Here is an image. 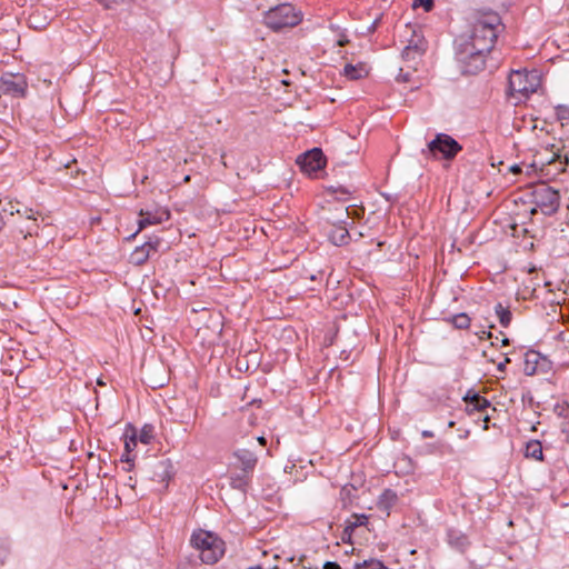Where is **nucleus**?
Instances as JSON below:
<instances>
[{"instance_id": "f257e3e1", "label": "nucleus", "mask_w": 569, "mask_h": 569, "mask_svg": "<svg viewBox=\"0 0 569 569\" xmlns=\"http://www.w3.org/2000/svg\"><path fill=\"white\" fill-rule=\"evenodd\" d=\"M501 26V17L497 12H483L472 24L470 36H463V40L471 50H478L487 54L493 49Z\"/></svg>"}, {"instance_id": "f03ea898", "label": "nucleus", "mask_w": 569, "mask_h": 569, "mask_svg": "<svg viewBox=\"0 0 569 569\" xmlns=\"http://www.w3.org/2000/svg\"><path fill=\"white\" fill-rule=\"evenodd\" d=\"M455 59L457 68L463 76L477 74L486 67V53L471 50L469 44L459 36L455 40Z\"/></svg>"}, {"instance_id": "7ed1b4c3", "label": "nucleus", "mask_w": 569, "mask_h": 569, "mask_svg": "<svg viewBox=\"0 0 569 569\" xmlns=\"http://www.w3.org/2000/svg\"><path fill=\"white\" fill-rule=\"evenodd\" d=\"M302 21V12L289 2L270 8L263 14V23L274 32L293 28Z\"/></svg>"}, {"instance_id": "20e7f679", "label": "nucleus", "mask_w": 569, "mask_h": 569, "mask_svg": "<svg viewBox=\"0 0 569 569\" xmlns=\"http://www.w3.org/2000/svg\"><path fill=\"white\" fill-rule=\"evenodd\" d=\"M190 542L200 550V559L203 563L213 565L223 556L222 540L209 531L193 532Z\"/></svg>"}, {"instance_id": "39448f33", "label": "nucleus", "mask_w": 569, "mask_h": 569, "mask_svg": "<svg viewBox=\"0 0 569 569\" xmlns=\"http://www.w3.org/2000/svg\"><path fill=\"white\" fill-rule=\"evenodd\" d=\"M531 203L535 204L531 213L540 210L545 216H552L559 210V191L547 183H539L531 192Z\"/></svg>"}, {"instance_id": "423d86ee", "label": "nucleus", "mask_w": 569, "mask_h": 569, "mask_svg": "<svg viewBox=\"0 0 569 569\" xmlns=\"http://www.w3.org/2000/svg\"><path fill=\"white\" fill-rule=\"evenodd\" d=\"M462 149V146L453 137L440 132L427 143V150H422V153H428L433 159L452 161Z\"/></svg>"}, {"instance_id": "0eeeda50", "label": "nucleus", "mask_w": 569, "mask_h": 569, "mask_svg": "<svg viewBox=\"0 0 569 569\" xmlns=\"http://www.w3.org/2000/svg\"><path fill=\"white\" fill-rule=\"evenodd\" d=\"M0 94L11 98H26L28 80L23 73H4L0 77Z\"/></svg>"}, {"instance_id": "6e6552de", "label": "nucleus", "mask_w": 569, "mask_h": 569, "mask_svg": "<svg viewBox=\"0 0 569 569\" xmlns=\"http://www.w3.org/2000/svg\"><path fill=\"white\" fill-rule=\"evenodd\" d=\"M546 150L549 151L550 154L540 159L541 166H547L546 174H550V167H555L556 169V172L552 174L563 172L569 164V150L567 147L560 141L550 144Z\"/></svg>"}, {"instance_id": "1a4fd4ad", "label": "nucleus", "mask_w": 569, "mask_h": 569, "mask_svg": "<svg viewBox=\"0 0 569 569\" xmlns=\"http://www.w3.org/2000/svg\"><path fill=\"white\" fill-rule=\"evenodd\" d=\"M258 460V455L253 450L237 448L231 453L229 469L253 475Z\"/></svg>"}, {"instance_id": "9d476101", "label": "nucleus", "mask_w": 569, "mask_h": 569, "mask_svg": "<svg viewBox=\"0 0 569 569\" xmlns=\"http://www.w3.org/2000/svg\"><path fill=\"white\" fill-rule=\"evenodd\" d=\"M327 159L320 148H313L300 154L297 164L300 170L309 176L318 177V172L326 167Z\"/></svg>"}, {"instance_id": "9b49d317", "label": "nucleus", "mask_w": 569, "mask_h": 569, "mask_svg": "<svg viewBox=\"0 0 569 569\" xmlns=\"http://www.w3.org/2000/svg\"><path fill=\"white\" fill-rule=\"evenodd\" d=\"M38 216H40V213L37 211V213L32 216V218L17 217L16 221H11V223H8V227H10V236L12 237V239L14 241H19L20 238L27 239L28 237L38 236Z\"/></svg>"}, {"instance_id": "f8f14e48", "label": "nucleus", "mask_w": 569, "mask_h": 569, "mask_svg": "<svg viewBox=\"0 0 569 569\" xmlns=\"http://www.w3.org/2000/svg\"><path fill=\"white\" fill-rule=\"evenodd\" d=\"M0 212L3 214L4 220L16 221L17 217L22 218H32L33 214L37 213V210L23 206L19 201L8 200L4 203L0 200Z\"/></svg>"}, {"instance_id": "ddd939ff", "label": "nucleus", "mask_w": 569, "mask_h": 569, "mask_svg": "<svg viewBox=\"0 0 569 569\" xmlns=\"http://www.w3.org/2000/svg\"><path fill=\"white\" fill-rule=\"evenodd\" d=\"M176 469L172 461L169 458L158 460L152 466V476L151 479L153 481L164 483V488H168L170 480L174 477Z\"/></svg>"}, {"instance_id": "4468645a", "label": "nucleus", "mask_w": 569, "mask_h": 569, "mask_svg": "<svg viewBox=\"0 0 569 569\" xmlns=\"http://www.w3.org/2000/svg\"><path fill=\"white\" fill-rule=\"evenodd\" d=\"M548 360L540 352L536 350H528L525 352L523 372L526 376H533L538 371L546 372L545 368L548 365Z\"/></svg>"}, {"instance_id": "2eb2a0df", "label": "nucleus", "mask_w": 569, "mask_h": 569, "mask_svg": "<svg viewBox=\"0 0 569 569\" xmlns=\"http://www.w3.org/2000/svg\"><path fill=\"white\" fill-rule=\"evenodd\" d=\"M140 219L138 220V229L137 232H141L146 228L150 226L160 224L163 221L169 220L170 212L167 209H159L154 212L149 210H140L139 212Z\"/></svg>"}, {"instance_id": "dca6fc26", "label": "nucleus", "mask_w": 569, "mask_h": 569, "mask_svg": "<svg viewBox=\"0 0 569 569\" xmlns=\"http://www.w3.org/2000/svg\"><path fill=\"white\" fill-rule=\"evenodd\" d=\"M329 241L337 246H347L351 240V234L347 227L346 219H338L332 223L331 230L328 232Z\"/></svg>"}, {"instance_id": "f3484780", "label": "nucleus", "mask_w": 569, "mask_h": 569, "mask_svg": "<svg viewBox=\"0 0 569 569\" xmlns=\"http://www.w3.org/2000/svg\"><path fill=\"white\" fill-rule=\"evenodd\" d=\"M462 400L467 405L466 412L468 415H472L476 411L483 412L489 407H491V402L486 397L481 396L472 389L467 391Z\"/></svg>"}, {"instance_id": "a211bd4d", "label": "nucleus", "mask_w": 569, "mask_h": 569, "mask_svg": "<svg viewBox=\"0 0 569 569\" xmlns=\"http://www.w3.org/2000/svg\"><path fill=\"white\" fill-rule=\"evenodd\" d=\"M124 437V449L123 453L121 455V461L122 462H132L134 460L136 456L132 455V451L137 447V428L132 423H128L126 426V432L123 435Z\"/></svg>"}, {"instance_id": "6ab92c4d", "label": "nucleus", "mask_w": 569, "mask_h": 569, "mask_svg": "<svg viewBox=\"0 0 569 569\" xmlns=\"http://www.w3.org/2000/svg\"><path fill=\"white\" fill-rule=\"evenodd\" d=\"M447 542L452 549L460 553H465L471 546L468 536L456 528H449L447 530Z\"/></svg>"}, {"instance_id": "aec40b11", "label": "nucleus", "mask_w": 569, "mask_h": 569, "mask_svg": "<svg viewBox=\"0 0 569 569\" xmlns=\"http://www.w3.org/2000/svg\"><path fill=\"white\" fill-rule=\"evenodd\" d=\"M252 477L253 475L229 469L228 479L230 487L234 490L241 491L243 495L248 492L252 482Z\"/></svg>"}, {"instance_id": "412c9836", "label": "nucleus", "mask_w": 569, "mask_h": 569, "mask_svg": "<svg viewBox=\"0 0 569 569\" xmlns=\"http://www.w3.org/2000/svg\"><path fill=\"white\" fill-rule=\"evenodd\" d=\"M398 496L395 490L387 488L381 495L378 497L377 507L381 512H385L387 516L390 515V510L397 503Z\"/></svg>"}, {"instance_id": "4be33fe9", "label": "nucleus", "mask_w": 569, "mask_h": 569, "mask_svg": "<svg viewBox=\"0 0 569 569\" xmlns=\"http://www.w3.org/2000/svg\"><path fill=\"white\" fill-rule=\"evenodd\" d=\"M369 74V69L365 62L357 64L347 63L343 68V76L349 80H360Z\"/></svg>"}, {"instance_id": "5701e85b", "label": "nucleus", "mask_w": 569, "mask_h": 569, "mask_svg": "<svg viewBox=\"0 0 569 569\" xmlns=\"http://www.w3.org/2000/svg\"><path fill=\"white\" fill-rule=\"evenodd\" d=\"M152 256L150 250L142 243L136 247V249L129 256V263L136 267L143 266L149 258Z\"/></svg>"}, {"instance_id": "b1692460", "label": "nucleus", "mask_w": 569, "mask_h": 569, "mask_svg": "<svg viewBox=\"0 0 569 569\" xmlns=\"http://www.w3.org/2000/svg\"><path fill=\"white\" fill-rule=\"evenodd\" d=\"M326 192L332 196L336 200L345 202L349 199L351 194L356 192L355 188L346 187L342 184L338 186H328L326 187Z\"/></svg>"}, {"instance_id": "393cba45", "label": "nucleus", "mask_w": 569, "mask_h": 569, "mask_svg": "<svg viewBox=\"0 0 569 569\" xmlns=\"http://www.w3.org/2000/svg\"><path fill=\"white\" fill-rule=\"evenodd\" d=\"M447 323L452 325L456 329H468L471 323L470 317L466 312H460L457 315H452L443 318Z\"/></svg>"}, {"instance_id": "a878e982", "label": "nucleus", "mask_w": 569, "mask_h": 569, "mask_svg": "<svg viewBox=\"0 0 569 569\" xmlns=\"http://www.w3.org/2000/svg\"><path fill=\"white\" fill-rule=\"evenodd\" d=\"M525 456L538 461H543L542 446L539 440H530L526 445Z\"/></svg>"}, {"instance_id": "bb28decb", "label": "nucleus", "mask_w": 569, "mask_h": 569, "mask_svg": "<svg viewBox=\"0 0 569 569\" xmlns=\"http://www.w3.org/2000/svg\"><path fill=\"white\" fill-rule=\"evenodd\" d=\"M495 312L499 319V323L503 328H508L512 321V312L509 307H503L501 302L495 306Z\"/></svg>"}, {"instance_id": "cd10ccee", "label": "nucleus", "mask_w": 569, "mask_h": 569, "mask_svg": "<svg viewBox=\"0 0 569 569\" xmlns=\"http://www.w3.org/2000/svg\"><path fill=\"white\" fill-rule=\"evenodd\" d=\"M408 51H412L418 56H422L423 52L426 51L423 38H420L418 40L411 39L409 43L403 48L401 57H408Z\"/></svg>"}, {"instance_id": "c85d7f7f", "label": "nucleus", "mask_w": 569, "mask_h": 569, "mask_svg": "<svg viewBox=\"0 0 569 569\" xmlns=\"http://www.w3.org/2000/svg\"><path fill=\"white\" fill-rule=\"evenodd\" d=\"M154 438V427L150 423H146L141 430L137 431V442L140 441L143 445H150Z\"/></svg>"}, {"instance_id": "c756f323", "label": "nucleus", "mask_w": 569, "mask_h": 569, "mask_svg": "<svg viewBox=\"0 0 569 569\" xmlns=\"http://www.w3.org/2000/svg\"><path fill=\"white\" fill-rule=\"evenodd\" d=\"M162 241L163 240L159 236L153 234V236L148 237V239L143 242V244L153 254L156 252H159Z\"/></svg>"}, {"instance_id": "7c9ffc66", "label": "nucleus", "mask_w": 569, "mask_h": 569, "mask_svg": "<svg viewBox=\"0 0 569 569\" xmlns=\"http://www.w3.org/2000/svg\"><path fill=\"white\" fill-rule=\"evenodd\" d=\"M356 528H358V523H352L350 520L347 521V525L341 535V540L345 543H351L352 535Z\"/></svg>"}, {"instance_id": "2f4dec72", "label": "nucleus", "mask_w": 569, "mask_h": 569, "mask_svg": "<svg viewBox=\"0 0 569 569\" xmlns=\"http://www.w3.org/2000/svg\"><path fill=\"white\" fill-rule=\"evenodd\" d=\"M555 114H556V119L558 121L569 120V106H567V104H558L555 108Z\"/></svg>"}, {"instance_id": "473e14b6", "label": "nucleus", "mask_w": 569, "mask_h": 569, "mask_svg": "<svg viewBox=\"0 0 569 569\" xmlns=\"http://www.w3.org/2000/svg\"><path fill=\"white\" fill-rule=\"evenodd\" d=\"M555 340L562 345L561 348L563 350L569 351V330H563V331L558 332L555 336Z\"/></svg>"}, {"instance_id": "72a5a7b5", "label": "nucleus", "mask_w": 569, "mask_h": 569, "mask_svg": "<svg viewBox=\"0 0 569 569\" xmlns=\"http://www.w3.org/2000/svg\"><path fill=\"white\" fill-rule=\"evenodd\" d=\"M413 8H422L425 12H430L435 8V0H413Z\"/></svg>"}, {"instance_id": "f704fd0d", "label": "nucleus", "mask_w": 569, "mask_h": 569, "mask_svg": "<svg viewBox=\"0 0 569 569\" xmlns=\"http://www.w3.org/2000/svg\"><path fill=\"white\" fill-rule=\"evenodd\" d=\"M352 518H355V521H351V522L358 523V527L366 526L368 523V517L363 513H361V515L353 513Z\"/></svg>"}, {"instance_id": "c9c22d12", "label": "nucleus", "mask_w": 569, "mask_h": 569, "mask_svg": "<svg viewBox=\"0 0 569 569\" xmlns=\"http://www.w3.org/2000/svg\"><path fill=\"white\" fill-rule=\"evenodd\" d=\"M357 210H358V209L356 208V206L347 207V208L345 209L346 218H349V217H353V218H355V216H356V211H357Z\"/></svg>"}, {"instance_id": "e433bc0d", "label": "nucleus", "mask_w": 569, "mask_h": 569, "mask_svg": "<svg viewBox=\"0 0 569 569\" xmlns=\"http://www.w3.org/2000/svg\"><path fill=\"white\" fill-rule=\"evenodd\" d=\"M348 43H349V39H348L347 34H345V33L340 34V38L337 41V46L345 47Z\"/></svg>"}, {"instance_id": "4c0bfd02", "label": "nucleus", "mask_w": 569, "mask_h": 569, "mask_svg": "<svg viewBox=\"0 0 569 569\" xmlns=\"http://www.w3.org/2000/svg\"><path fill=\"white\" fill-rule=\"evenodd\" d=\"M323 569H340V565L336 561H326L323 563Z\"/></svg>"}, {"instance_id": "58836bf2", "label": "nucleus", "mask_w": 569, "mask_h": 569, "mask_svg": "<svg viewBox=\"0 0 569 569\" xmlns=\"http://www.w3.org/2000/svg\"><path fill=\"white\" fill-rule=\"evenodd\" d=\"M409 79H410V73H408V72L403 73V74L399 73V76L397 78L398 81H403V82L409 81Z\"/></svg>"}, {"instance_id": "ea45409f", "label": "nucleus", "mask_w": 569, "mask_h": 569, "mask_svg": "<svg viewBox=\"0 0 569 569\" xmlns=\"http://www.w3.org/2000/svg\"><path fill=\"white\" fill-rule=\"evenodd\" d=\"M481 333H482V336H480V339H492L493 338V335L490 330H488V331L483 330Z\"/></svg>"}, {"instance_id": "a19ab883", "label": "nucleus", "mask_w": 569, "mask_h": 569, "mask_svg": "<svg viewBox=\"0 0 569 569\" xmlns=\"http://www.w3.org/2000/svg\"><path fill=\"white\" fill-rule=\"evenodd\" d=\"M421 436H422V438L427 439V438H433V437H435V433H433V431H431V430H423V431L421 432Z\"/></svg>"}, {"instance_id": "79ce46f5", "label": "nucleus", "mask_w": 569, "mask_h": 569, "mask_svg": "<svg viewBox=\"0 0 569 569\" xmlns=\"http://www.w3.org/2000/svg\"><path fill=\"white\" fill-rule=\"evenodd\" d=\"M379 21H380L379 19H376V20L371 23V26L368 28V31H369V32H375V31H376V29L378 28Z\"/></svg>"}, {"instance_id": "37998d69", "label": "nucleus", "mask_w": 569, "mask_h": 569, "mask_svg": "<svg viewBox=\"0 0 569 569\" xmlns=\"http://www.w3.org/2000/svg\"><path fill=\"white\" fill-rule=\"evenodd\" d=\"M418 54L413 53L412 51H408V57H402L403 60L409 61L416 59Z\"/></svg>"}, {"instance_id": "c03bdc74", "label": "nucleus", "mask_w": 569, "mask_h": 569, "mask_svg": "<svg viewBox=\"0 0 569 569\" xmlns=\"http://www.w3.org/2000/svg\"><path fill=\"white\" fill-rule=\"evenodd\" d=\"M6 555H7L6 549L0 548V566H1V565L3 563V561H4V557H6Z\"/></svg>"}, {"instance_id": "a18cd8bd", "label": "nucleus", "mask_w": 569, "mask_h": 569, "mask_svg": "<svg viewBox=\"0 0 569 569\" xmlns=\"http://www.w3.org/2000/svg\"><path fill=\"white\" fill-rule=\"evenodd\" d=\"M126 463H127V467L124 468V470L127 472L131 471L134 468V460H132V462H126Z\"/></svg>"}, {"instance_id": "49530a36", "label": "nucleus", "mask_w": 569, "mask_h": 569, "mask_svg": "<svg viewBox=\"0 0 569 569\" xmlns=\"http://www.w3.org/2000/svg\"><path fill=\"white\" fill-rule=\"evenodd\" d=\"M497 370L500 371V372H505L506 371V365L501 361L497 365Z\"/></svg>"}, {"instance_id": "de8ad7c7", "label": "nucleus", "mask_w": 569, "mask_h": 569, "mask_svg": "<svg viewBox=\"0 0 569 569\" xmlns=\"http://www.w3.org/2000/svg\"><path fill=\"white\" fill-rule=\"evenodd\" d=\"M489 420H490V417H489V416H485V417H483V422H485V425H483V430H488V429H489V427H488V422H489Z\"/></svg>"}, {"instance_id": "09e8293b", "label": "nucleus", "mask_w": 569, "mask_h": 569, "mask_svg": "<svg viewBox=\"0 0 569 569\" xmlns=\"http://www.w3.org/2000/svg\"><path fill=\"white\" fill-rule=\"evenodd\" d=\"M509 84H510V88H511L512 90L522 91V90H525V89H526V88H518V89H517V88H515V84H513V80H512V79H510V80H509Z\"/></svg>"}, {"instance_id": "8fccbe9b", "label": "nucleus", "mask_w": 569, "mask_h": 569, "mask_svg": "<svg viewBox=\"0 0 569 569\" xmlns=\"http://www.w3.org/2000/svg\"><path fill=\"white\" fill-rule=\"evenodd\" d=\"M257 441H258L261 446H266V443H267V439H266L264 437H262V436H261V437H258V438H257Z\"/></svg>"}, {"instance_id": "3c124183", "label": "nucleus", "mask_w": 569, "mask_h": 569, "mask_svg": "<svg viewBox=\"0 0 569 569\" xmlns=\"http://www.w3.org/2000/svg\"><path fill=\"white\" fill-rule=\"evenodd\" d=\"M509 343H510V339H509V338L503 337V338L501 339V346H508Z\"/></svg>"}, {"instance_id": "603ef678", "label": "nucleus", "mask_w": 569, "mask_h": 569, "mask_svg": "<svg viewBox=\"0 0 569 569\" xmlns=\"http://www.w3.org/2000/svg\"><path fill=\"white\" fill-rule=\"evenodd\" d=\"M511 171L512 172H520L521 169H520V167L518 164H515V166L511 167Z\"/></svg>"}, {"instance_id": "864d4df0", "label": "nucleus", "mask_w": 569, "mask_h": 569, "mask_svg": "<svg viewBox=\"0 0 569 569\" xmlns=\"http://www.w3.org/2000/svg\"><path fill=\"white\" fill-rule=\"evenodd\" d=\"M138 233H139V232H137V231H136V232H133L132 234H130V236L127 238V240H128V241L133 240V239L137 237V234H138Z\"/></svg>"}, {"instance_id": "5fc2aeb1", "label": "nucleus", "mask_w": 569, "mask_h": 569, "mask_svg": "<svg viewBox=\"0 0 569 569\" xmlns=\"http://www.w3.org/2000/svg\"><path fill=\"white\" fill-rule=\"evenodd\" d=\"M456 426V422L453 420H450L448 422V428H453Z\"/></svg>"}, {"instance_id": "6e6d98bb", "label": "nucleus", "mask_w": 569, "mask_h": 569, "mask_svg": "<svg viewBox=\"0 0 569 569\" xmlns=\"http://www.w3.org/2000/svg\"><path fill=\"white\" fill-rule=\"evenodd\" d=\"M502 362L507 366V363H509V362H510V358L505 357V359H503V361H502Z\"/></svg>"}, {"instance_id": "4d7b16f0", "label": "nucleus", "mask_w": 569, "mask_h": 569, "mask_svg": "<svg viewBox=\"0 0 569 569\" xmlns=\"http://www.w3.org/2000/svg\"><path fill=\"white\" fill-rule=\"evenodd\" d=\"M495 340H496V341H491V345H492V346H497V341L499 340V338H498V337H496V338H495Z\"/></svg>"}, {"instance_id": "13d9d810", "label": "nucleus", "mask_w": 569, "mask_h": 569, "mask_svg": "<svg viewBox=\"0 0 569 569\" xmlns=\"http://www.w3.org/2000/svg\"><path fill=\"white\" fill-rule=\"evenodd\" d=\"M469 435V431H466V433H462V437L467 438Z\"/></svg>"}, {"instance_id": "bf43d9fd", "label": "nucleus", "mask_w": 569, "mask_h": 569, "mask_svg": "<svg viewBox=\"0 0 569 569\" xmlns=\"http://www.w3.org/2000/svg\"><path fill=\"white\" fill-rule=\"evenodd\" d=\"M469 435V431H466V433H462V437L467 438Z\"/></svg>"}, {"instance_id": "052dcab7", "label": "nucleus", "mask_w": 569, "mask_h": 569, "mask_svg": "<svg viewBox=\"0 0 569 569\" xmlns=\"http://www.w3.org/2000/svg\"><path fill=\"white\" fill-rule=\"evenodd\" d=\"M406 460L408 461L409 465H411V459L410 458H406Z\"/></svg>"}, {"instance_id": "680f3d73", "label": "nucleus", "mask_w": 569, "mask_h": 569, "mask_svg": "<svg viewBox=\"0 0 569 569\" xmlns=\"http://www.w3.org/2000/svg\"><path fill=\"white\" fill-rule=\"evenodd\" d=\"M566 440L569 442V435H567Z\"/></svg>"}]
</instances>
